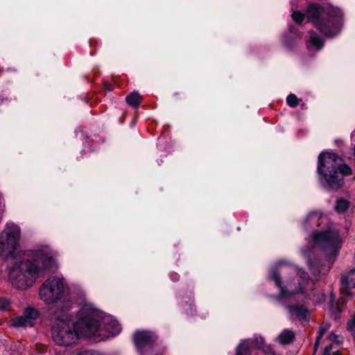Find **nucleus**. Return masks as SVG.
<instances>
[{"instance_id": "ddd939ff", "label": "nucleus", "mask_w": 355, "mask_h": 355, "mask_svg": "<svg viewBox=\"0 0 355 355\" xmlns=\"http://www.w3.org/2000/svg\"><path fill=\"white\" fill-rule=\"evenodd\" d=\"M341 284L342 295L346 297L350 295L349 289L355 288V268L351 270L346 275L342 277Z\"/></svg>"}, {"instance_id": "f8f14e48", "label": "nucleus", "mask_w": 355, "mask_h": 355, "mask_svg": "<svg viewBox=\"0 0 355 355\" xmlns=\"http://www.w3.org/2000/svg\"><path fill=\"white\" fill-rule=\"evenodd\" d=\"M134 343L137 351L142 352L150 346L154 340V335L148 331H137L134 334Z\"/></svg>"}, {"instance_id": "6ab92c4d", "label": "nucleus", "mask_w": 355, "mask_h": 355, "mask_svg": "<svg viewBox=\"0 0 355 355\" xmlns=\"http://www.w3.org/2000/svg\"><path fill=\"white\" fill-rule=\"evenodd\" d=\"M330 324L328 322H323L320 327L318 331V335L316 338V341L314 345V351L315 352L316 349L319 346L320 340L322 338L323 335L329 329Z\"/></svg>"}, {"instance_id": "2eb2a0df", "label": "nucleus", "mask_w": 355, "mask_h": 355, "mask_svg": "<svg viewBox=\"0 0 355 355\" xmlns=\"http://www.w3.org/2000/svg\"><path fill=\"white\" fill-rule=\"evenodd\" d=\"M286 309L291 318L305 319L308 315L307 310L302 306L287 305Z\"/></svg>"}, {"instance_id": "2f4dec72", "label": "nucleus", "mask_w": 355, "mask_h": 355, "mask_svg": "<svg viewBox=\"0 0 355 355\" xmlns=\"http://www.w3.org/2000/svg\"><path fill=\"white\" fill-rule=\"evenodd\" d=\"M44 284H43L42 285V287H41V288H40V295H41V296H42V291H43V288H44Z\"/></svg>"}, {"instance_id": "39448f33", "label": "nucleus", "mask_w": 355, "mask_h": 355, "mask_svg": "<svg viewBox=\"0 0 355 355\" xmlns=\"http://www.w3.org/2000/svg\"><path fill=\"white\" fill-rule=\"evenodd\" d=\"M33 260L16 263L9 272V279L12 285L20 290L31 287L38 277L39 268L44 263V254L40 251L35 252Z\"/></svg>"}, {"instance_id": "4468645a", "label": "nucleus", "mask_w": 355, "mask_h": 355, "mask_svg": "<svg viewBox=\"0 0 355 355\" xmlns=\"http://www.w3.org/2000/svg\"><path fill=\"white\" fill-rule=\"evenodd\" d=\"M309 40H307V47L309 50H320L323 45V40L314 32H309Z\"/></svg>"}, {"instance_id": "7c9ffc66", "label": "nucleus", "mask_w": 355, "mask_h": 355, "mask_svg": "<svg viewBox=\"0 0 355 355\" xmlns=\"http://www.w3.org/2000/svg\"><path fill=\"white\" fill-rule=\"evenodd\" d=\"M311 252V250L308 251L306 250H303V253L305 256L309 257V253Z\"/></svg>"}, {"instance_id": "393cba45", "label": "nucleus", "mask_w": 355, "mask_h": 355, "mask_svg": "<svg viewBox=\"0 0 355 355\" xmlns=\"http://www.w3.org/2000/svg\"><path fill=\"white\" fill-rule=\"evenodd\" d=\"M348 329L352 332L354 336V340L355 341V315L354 316L353 319L349 322Z\"/></svg>"}, {"instance_id": "f257e3e1", "label": "nucleus", "mask_w": 355, "mask_h": 355, "mask_svg": "<svg viewBox=\"0 0 355 355\" xmlns=\"http://www.w3.org/2000/svg\"><path fill=\"white\" fill-rule=\"evenodd\" d=\"M270 277L280 289V300L293 302L297 297V301L304 303L311 297L315 288V283L304 270L284 261L272 268Z\"/></svg>"}, {"instance_id": "72a5a7b5", "label": "nucleus", "mask_w": 355, "mask_h": 355, "mask_svg": "<svg viewBox=\"0 0 355 355\" xmlns=\"http://www.w3.org/2000/svg\"><path fill=\"white\" fill-rule=\"evenodd\" d=\"M340 303H343V304L345 303V300H344L343 299H340Z\"/></svg>"}, {"instance_id": "dca6fc26", "label": "nucleus", "mask_w": 355, "mask_h": 355, "mask_svg": "<svg viewBox=\"0 0 355 355\" xmlns=\"http://www.w3.org/2000/svg\"><path fill=\"white\" fill-rule=\"evenodd\" d=\"M325 218L319 211L311 212L306 219L305 223L313 226H319Z\"/></svg>"}, {"instance_id": "7ed1b4c3", "label": "nucleus", "mask_w": 355, "mask_h": 355, "mask_svg": "<svg viewBox=\"0 0 355 355\" xmlns=\"http://www.w3.org/2000/svg\"><path fill=\"white\" fill-rule=\"evenodd\" d=\"M339 157L333 153L322 152L318 156V173L324 187L337 190L344 184V177L352 174V168L340 164Z\"/></svg>"}, {"instance_id": "9d476101", "label": "nucleus", "mask_w": 355, "mask_h": 355, "mask_svg": "<svg viewBox=\"0 0 355 355\" xmlns=\"http://www.w3.org/2000/svg\"><path fill=\"white\" fill-rule=\"evenodd\" d=\"M253 348L262 349L266 353H270L271 349L266 346L262 337H257L253 340H245L236 348L235 355H250Z\"/></svg>"}, {"instance_id": "a878e982", "label": "nucleus", "mask_w": 355, "mask_h": 355, "mask_svg": "<svg viewBox=\"0 0 355 355\" xmlns=\"http://www.w3.org/2000/svg\"><path fill=\"white\" fill-rule=\"evenodd\" d=\"M309 264L310 265L311 270H312L313 273L315 275H319L320 274L324 275L329 271V268H327L325 270H323L322 271H318L316 270L314 267L311 265V263L309 261Z\"/></svg>"}, {"instance_id": "a211bd4d", "label": "nucleus", "mask_w": 355, "mask_h": 355, "mask_svg": "<svg viewBox=\"0 0 355 355\" xmlns=\"http://www.w3.org/2000/svg\"><path fill=\"white\" fill-rule=\"evenodd\" d=\"M47 248V246H46V270L47 269L54 270L58 268V264L54 258L55 254H53L51 252L49 251Z\"/></svg>"}, {"instance_id": "6e6552de", "label": "nucleus", "mask_w": 355, "mask_h": 355, "mask_svg": "<svg viewBox=\"0 0 355 355\" xmlns=\"http://www.w3.org/2000/svg\"><path fill=\"white\" fill-rule=\"evenodd\" d=\"M21 231L19 226L9 223L0 233V253L6 258H14L19 245Z\"/></svg>"}, {"instance_id": "c756f323", "label": "nucleus", "mask_w": 355, "mask_h": 355, "mask_svg": "<svg viewBox=\"0 0 355 355\" xmlns=\"http://www.w3.org/2000/svg\"><path fill=\"white\" fill-rule=\"evenodd\" d=\"M171 279H172L173 281H176V280H178V275H177V274H175H175H173V275H171Z\"/></svg>"}, {"instance_id": "423d86ee", "label": "nucleus", "mask_w": 355, "mask_h": 355, "mask_svg": "<svg viewBox=\"0 0 355 355\" xmlns=\"http://www.w3.org/2000/svg\"><path fill=\"white\" fill-rule=\"evenodd\" d=\"M83 312L87 314L92 327H96V331L92 336L108 338L119 334L121 325L112 316L96 310L93 304L85 303L83 306Z\"/></svg>"}, {"instance_id": "1a4fd4ad", "label": "nucleus", "mask_w": 355, "mask_h": 355, "mask_svg": "<svg viewBox=\"0 0 355 355\" xmlns=\"http://www.w3.org/2000/svg\"><path fill=\"white\" fill-rule=\"evenodd\" d=\"M55 303V313L62 310L69 311L71 302L64 296V283L59 278H50L46 284V302Z\"/></svg>"}, {"instance_id": "aec40b11", "label": "nucleus", "mask_w": 355, "mask_h": 355, "mask_svg": "<svg viewBox=\"0 0 355 355\" xmlns=\"http://www.w3.org/2000/svg\"><path fill=\"white\" fill-rule=\"evenodd\" d=\"M125 99L128 104L133 107H137L140 103V96L136 92H132Z\"/></svg>"}, {"instance_id": "0eeeda50", "label": "nucleus", "mask_w": 355, "mask_h": 355, "mask_svg": "<svg viewBox=\"0 0 355 355\" xmlns=\"http://www.w3.org/2000/svg\"><path fill=\"white\" fill-rule=\"evenodd\" d=\"M311 241L315 246L323 249L330 259L337 256L342 245V239L336 230L314 232Z\"/></svg>"}, {"instance_id": "9b49d317", "label": "nucleus", "mask_w": 355, "mask_h": 355, "mask_svg": "<svg viewBox=\"0 0 355 355\" xmlns=\"http://www.w3.org/2000/svg\"><path fill=\"white\" fill-rule=\"evenodd\" d=\"M39 317V312L33 307H28L24 311V315L15 317L10 320L12 326L15 327H31Z\"/></svg>"}, {"instance_id": "5701e85b", "label": "nucleus", "mask_w": 355, "mask_h": 355, "mask_svg": "<svg viewBox=\"0 0 355 355\" xmlns=\"http://www.w3.org/2000/svg\"><path fill=\"white\" fill-rule=\"evenodd\" d=\"M287 104L291 107H295L299 104V99L295 94H290L286 98Z\"/></svg>"}, {"instance_id": "473e14b6", "label": "nucleus", "mask_w": 355, "mask_h": 355, "mask_svg": "<svg viewBox=\"0 0 355 355\" xmlns=\"http://www.w3.org/2000/svg\"><path fill=\"white\" fill-rule=\"evenodd\" d=\"M336 309H338V311H343V309L341 308H340L338 306H336Z\"/></svg>"}, {"instance_id": "20e7f679", "label": "nucleus", "mask_w": 355, "mask_h": 355, "mask_svg": "<svg viewBox=\"0 0 355 355\" xmlns=\"http://www.w3.org/2000/svg\"><path fill=\"white\" fill-rule=\"evenodd\" d=\"M342 16L339 9L323 8L317 3L309 4L306 10L309 21L327 37L338 34L341 29Z\"/></svg>"}, {"instance_id": "412c9836", "label": "nucleus", "mask_w": 355, "mask_h": 355, "mask_svg": "<svg viewBox=\"0 0 355 355\" xmlns=\"http://www.w3.org/2000/svg\"><path fill=\"white\" fill-rule=\"evenodd\" d=\"M349 208V202L344 199H338L336 202V209L338 213H344Z\"/></svg>"}, {"instance_id": "cd10ccee", "label": "nucleus", "mask_w": 355, "mask_h": 355, "mask_svg": "<svg viewBox=\"0 0 355 355\" xmlns=\"http://www.w3.org/2000/svg\"><path fill=\"white\" fill-rule=\"evenodd\" d=\"M339 337L334 334H331L329 336H328V339L330 340V341H334V343H340V340H339Z\"/></svg>"}, {"instance_id": "4be33fe9", "label": "nucleus", "mask_w": 355, "mask_h": 355, "mask_svg": "<svg viewBox=\"0 0 355 355\" xmlns=\"http://www.w3.org/2000/svg\"><path fill=\"white\" fill-rule=\"evenodd\" d=\"M71 355H103L101 352L94 351V350H88V349H78L73 352H72Z\"/></svg>"}, {"instance_id": "f03ea898", "label": "nucleus", "mask_w": 355, "mask_h": 355, "mask_svg": "<svg viewBox=\"0 0 355 355\" xmlns=\"http://www.w3.org/2000/svg\"><path fill=\"white\" fill-rule=\"evenodd\" d=\"M69 311L62 310L55 313L57 323L52 328L54 341L60 345L68 346L76 343L81 336L91 337L96 331V327H92L87 314L80 309V318L76 322L71 321Z\"/></svg>"}, {"instance_id": "f3484780", "label": "nucleus", "mask_w": 355, "mask_h": 355, "mask_svg": "<svg viewBox=\"0 0 355 355\" xmlns=\"http://www.w3.org/2000/svg\"><path fill=\"white\" fill-rule=\"evenodd\" d=\"M294 332L286 329L281 332V334L277 338V340L282 345H288L294 340Z\"/></svg>"}, {"instance_id": "bb28decb", "label": "nucleus", "mask_w": 355, "mask_h": 355, "mask_svg": "<svg viewBox=\"0 0 355 355\" xmlns=\"http://www.w3.org/2000/svg\"><path fill=\"white\" fill-rule=\"evenodd\" d=\"M8 305L9 301L7 299L0 297V309H6Z\"/></svg>"}, {"instance_id": "c85d7f7f", "label": "nucleus", "mask_w": 355, "mask_h": 355, "mask_svg": "<svg viewBox=\"0 0 355 355\" xmlns=\"http://www.w3.org/2000/svg\"><path fill=\"white\" fill-rule=\"evenodd\" d=\"M36 349L37 350L38 353L40 354H43V345L42 344H36Z\"/></svg>"}, {"instance_id": "b1692460", "label": "nucleus", "mask_w": 355, "mask_h": 355, "mask_svg": "<svg viewBox=\"0 0 355 355\" xmlns=\"http://www.w3.org/2000/svg\"><path fill=\"white\" fill-rule=\"evenodd\" d=\"M292 18L297 24H300L303 21L304 15L301 12L294 11L292 13Z\"/></svg>"}]
</instances>
